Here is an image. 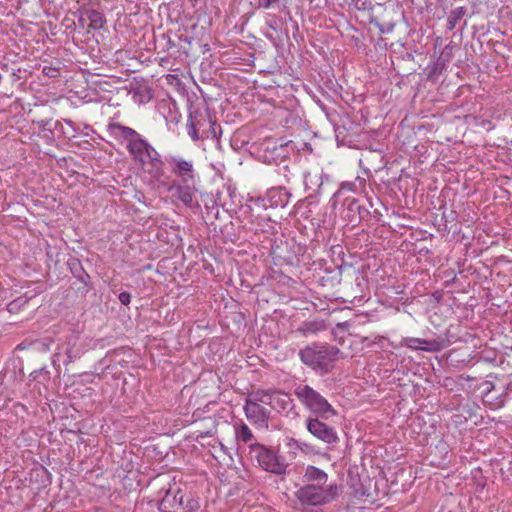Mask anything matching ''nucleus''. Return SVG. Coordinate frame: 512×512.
I'll return each mask as SVG.
<instances>
[{
    "label": "nucleus",
    "mask_w": 512,
    "mask_h": 512,
    "mask_svg": "<svg viewBox=\"0 0 512 512\" xmlns=\"http://www.w3.org/2000/svg\"><path fill=\"white\" fill-rule=\"evenodd\" d=\"M299 357L304 365L320 374H326L339 359L344 358V354L334 345L313 342L299 351Z\"/></svg>",
    "instance_id": "1"
},
{
    "label": "nucleus",
    "mask_w": 512,
    "mask_h": 512,
    "mask_svg": "<svg viewBox=\"0 0 512 512\" xmlns=\"http://www.w3.org/2000/svg\"><path fill=\"white\" fill-rule=\"evenodd\" d=\"M340 486L336 482L326 484H303L296 492V498L306 506H322L336 500L340 494Z\"/></svg>",
    "instance_id": "2"
},
{
    "label": "nucleus",
    "mask_w": 512,
    "mask_h": 512,
    "mask_svg": "<svg viewBox=\"0 0 512 512\" xmlns=\"http://www.w3.org/2000/svg\"><path fill=\"white\" fill-rule=\"evenodd\" d=\"M294 395L311 415L321 416L322 418H330L337 415V411L328 400L308 384H296Z\"/></svg>",
    "instance_id": "3"
},
{
    "label": "nucleus",
    "mask_w": 512,
    "mask_h": 512,
    "mask_svg": "<svg viewBox=\"0 0 512 512\" xmlns=\"http://www.w3.org/2000/svg\"><path fill=\"white\" fill-rule=\"evenodd\" d=\"M248 453L250 458L256 461L264 471L276 475L286 474L288 463L278 450L255 442L248 445Z\"/></svg>",
    "instance_id": "4"
},
{
    "label": "nucleus",
    "mask_w": 512,
    "mask_h": 512,
    "mask_svg": "<svg viewBox=\"0 0 512 512\" xmlns=\"http://www.w3.org/2000/svg\"><path fill=\"white\" fill-rule=\"evenodd\" d=\"M160 512H196L200 509L199 500L181 489L176 483L169 484L159 501Z\"/></svg>",
    "instance_id": "5"
},
{
    "label": "nucleus",
    "mask_w": 512,
    "mask_h": 512,
    "mask_svg": "<svg viewBox=\"0 0 512 512\" xmlns=\"http://www.w3.org/2000/svg\"><path fill=\"white\" fill-rule=\"evenodd\" d=\"M165 163L176 178L173 182L196 184L198 174L192 159L184 158L181 155H168L165 157Z\"/></svg>",
    "instance_id": "6"
},
{
    "label": "nucleus",
    "mask_w": 512,
    "mask_h": 512,
    "mask_svg": "<svg viewBox=\"0 0 512 512\" xmlns=\"http://www.w3.org/2000/svg\"><path fill=\"white\" fill-rule=\"evenodd\" d=\"M264 400L261 390L249 395L245 401L244 412L246 418L257 428L267 429L269 426V411L260 403Z\"/></svg>",
    "instance_id": "7"
},
{
    "label": "nucleus",
    "mask_w": 512,
    "mask_h": 512,
    "mask_svg": "<svg viewBox=\"0 0 512 512\" xmlns=\"http://www.w3.org/2000/svg\"><path fill=\"white\" fill-rule=\"evenodd\" d=\"M327 418L310 415L305 420L307 431L319 441L328 446H335L339 442L336 429L324 422Z\"/></svg>",
    "instance_id": "8"
},
{
    "label": "nucleus",
    "mask_w": 512,
    "mask_h": 512,
    "mask_svg": "<svg viewBox=\"0 0 512 512\" xmlns=\"http://www.w3.org/2000/svg\"><path fill=\"white\" fill-rule=\"evenodd\" d=\"M169 192H172V196L179 200L185 207H194V196H195V184L172 182L167 187Z\"/></svg>",
    "instance_id": "9"
},
{
    "label": "nucleus",
    "mask_w": 512,
    "mask_h": 512,
    "mask_svg": "<svg viewBox=\"0 0 512 512\" xmlns=\"http://www.w3.org/2000/svg\"><path fill=\"white\" fill-rule=\"evenodd\" d=\"M344 204L346 205L345 218L353 224L360 223L370 215V211L355 198H347Z\"/></svg>",
    "instance_id": "10"
},
{
    "label": "nucleus",
    "mask_w": 512,
    "mask_h": 512,
    "mask_svg": "<svg viewBox=\"0 0 512 512\" xmlns=\"http://www.w3.org/2000/svg\"><path fill=\"white\" fill-rule=\"evenodd\" d=\"M145 158L147 160L146 163H148L152 168L151 174L153 178L162 185H166L165 182L161 181V178L164 176V162L161 160L159 152L149 142L145 149Z\"/></svg>",
    "instance_id": "11"
},
{
    "label": "nucleus",
    "mask_w": 512,
    "mask_h": 512,
    "mask_svg": "<svg viewBox=\"0 0 512 512\" xmlns=\"http://www.w3.org/2000/svg\"><path fill=\"white\" fill-rule=\"evenodd\" d=\"M264 400L262 404L269 405L273 409L286 410L292 404V400L288 394L280 391L261 390Z\"/></svg>",
    "instance_id": "12"
},
{
    "label": "nucleus",
    "mask_w": 512,
    "mask_h": 512,
    "mask_svg": "<svg viewBox=\"0 0 512 512\" xmlns=\"http://www.w3.org/2000/svg\"><path fill=\"white\" fill-rule=\"evenodd\" d=\"M147 144L148 141L138 133L130 143H127L126 148L135 161L146 164L145 149Z\"/></svg>",
    "instance_id": "13"
},
{
    "label": "nucleus",
    "mask_w": 512,
    "mask_h": 512,
    "mask_svg": "<svg viewBox=\"0 0 512 512\" xmlns=\"http://www.w3.org/2000/svg\"><path fill=\"white\" fill-rule=\"evenodd\" d=\"M107 131L111 137L116 140H125L130 143L137 136L138 132L128 126L118 122H111L107 126Z\"/></svg>",
    "instance_id": "14"
},
{
    "label": "nucleus",
    "mask_w": 512,
    "mask_h": 512,
    "mask_svg": "<svg viewBox=\"0 0 512 512\" xmlns=\"http://www.w3.org/2000/svg\"><path fill=\"white\" fill-rule=\"evenodd\" d=\"M290 198V193L282 187H273L266 193V200L270 207H285Z\"/></svg>",
    "instance_id": "15"
},
{
    "label": "nucleus",
    "mask_w": 512,
    "mask_h": 512,
    "mask_svg": "<svg viewBox=\"0 0 512 512\" xmlns=\"http://www.w3.org/2000/svg\"><path fill=\"white\" fill-rule=\"evenodd\" d=\"M328 482V474L322 469L313 465H308L303 474L304 484H326Z\"/></svg>",
    "instance_id": "16"
},
{
    "label": "nucleus",
    "mask_w": 512,
    "mask_h": 512,
    "mask_svg": "<svg viewBox=\"0 0 512 512\" xmlns=\"http://www.w3.org/2000/svg\"><path fill=\"white\" fill-rule=\"evenodd\" d=\"M205 120L198 119L197 117L190 116L189 122L187 123V132L193 141H198L207 137V135H200L199 130L203 126Z\"/></svg>",
    "instance_id": "17"
},
{
    "label": "nucleus",
    "mask_w": 512,
    "mask_h": 512,
    "mask_svg": "<svg viewBox=\"0 0 512 512\" xmlns=\"http://www.w3.org/2000/svg\"><path fill=\"white\" fill-rule=\"evenodd\" d=\"M85 15L87 17V20L90 21L89 28L98 30L103 28V26L106 23V19L104 15L95 9H88L85 11Z\"/></svg>",
    "instance_id": "18"
},
{
    "label": "nucleus",
    "mask_w": 512,
    "mask_h": 512,
    "mask_svg": "<svg viewBox=\"0 0 512 512\" xmlns=\"http://www.w3.org/2000/svg\"><path fill=\"white\" fill-rule=\"evenodd\" d=\"M234 428H235V435H236V438L238 441H242L243 443H248L254 439V435H253L251 429L244 422H241L240 424H236L234 426Z\"/></svg>",
    "instance_id": "19"
},
{
    "label": "nucleus",
    "mask_w": 512,
    "mask_h": 512,
    "mask_svg": "<svg viewBox=\"0 0 512 512\" xmlns=\"http://www.w3.org/2000/svg\"><path fill=\"white\" fill-rule=\"evenodd\" d=\"M446 342L443 339H422L420 350L426 352H438L446 347Z\"/></svg>",
    "instance_id": "20"
},
{
    "label": "nucleus",
    "mask_w": 512,
    "mask_h": 512,
    "mask_svg": "<svg viewBox=\"0 0 512 512\" xmlns=\"http://www.w3.org/2000/svg\"><path fill=\"white\" fill-rule=\"evenodd\" d=\"M325 329V325L322 322L310 321L304 322L301 331L304 336H309L318 333Z\"/></svg>",
    "instance_id": "21"
},
{
    "label": "nucleus",
    "mask_w": 512,
    "mask_h": 512,
    "mask_svg": "<svg viewBox=\"0 0 512 512\" xmlns=\"http://www.w3.org/2000/svg\"><path fill=\"white\" fill-rule=\"evenodd\" d=\"M465 14V9L463 7H457L453 9L448 18H447V26L449 30H452L455 28L456 23L458 20H460Z\"/></svg>",
    "instance_id": "22"
},
{
    "label": "nucleus",
    "mask_w": 512,
    "mask_h": 512,
    "mask_svg": "<svg viewBox=\"0 0 512 512\" xmlns=\"http://www.w3.org/2000/svg\"><path fill=\"white\" fill-rule=\"evenodd\" d=\"M404 345L413 350H420L422 339L421 338H413L408 337L403 340Z\"/></svg>",
    "instance_id": "23"
},
{
    "label": "nucleus",
    "mask_w": 512,
    "mask_h": 512,
    "mask_svg": "<svg viewBox=\"0 0 512 512\" xmlns=\"http://www.w3.org/2000/svg\"><path fill=\"white\" fill-rule=\"evenodd\" d=\"M445 54H446V51L443 50L441 52L440 57L438 58L437 62L434 65V68H433L434 72L441 71L445 67L446 63L448 62V59H444Z\"/></svg>",
    "instance_id": "24"
},
{
    "label": "nucleus",
    "mask_w": 512,
    "mask_h": 512,
    "mask_svg": "<svg viewBox=\"0 0 512 512\" xmlns=\"http://www.w3.org/2000/svg\"><path fill=\"white\" fill-rule=\"evenodd\" d=\"M74 274L85 286L88 285L90 276L83 270L82 267H79V269L76 272H74Z\"/></svg>",
    "instance_id": "25"
},
{
    "label": "nucleus",
    "mask_w": 512,
    "mask_h": 512,
    "mask_svg": "<svg viewBox=\"0 0 512 512\" xmlns=\"http://www.w3.org/2000/svg\"><path fill=\"white\" fill-rule=\"evenodd\" d=\"M43 73L48 77H57L59 70L52 66H45L43 68Z\"/></svg>",
    "instance_id": "26"
},
{
    "label": "nucleus",
    "mask_w": 512,
    "mask_h": 512,
    "mask_svg": "<svg viewBox=\"0 0 512 512\" xmlns=\"http://www.w3.org/2000/svg\"><path fill=\"white\" fill-rule=\"evenodd\" d=\"M119 298V301L121 302V304L123 305H128L131 301V295L130 293L124 291V292H121L118 296Z\"/></svg>",
    "instance_id": "27"
},
{
    "label": "nucleus",
    "mask_w": 512,
    "mask_h": 512,
    "mask_svg": "<svg viewBox=\"0 0 512 512\" xmlns=\"http://www.w3.org/2000/svg\"><path fill=\"white\" fill-rule=\"evenodd\" d=\"M377 27L379 28V31L382 34L383 33H390L394 29V25L393 24H388V25L385 26V25L377 23Z\"/></svg>",
    "instance_id": "28"
},
{
    "label": "nucleus",
    "mask_w": 512,
    "mask_h": 512,
    "mask_svg": "<svg viewBox=\"0 0 512 512\" xmlns=\"http://www.w3.org/2000/svg\"><path fill=\"white\" fill-rule=\"evenodd\" d=\"M279 0H259V5L263 8H270L277 4Z\"/></svg>",
    "instance_id": "29"
},
{
    "label": "nucleus",
    "mask_w": 512,
    "mask_h": 512,
    "mask_svg": "<svg viewBox=\"0 0 512 512\" xmlns=\"http://www.w3.org/2000/svg\"><path fill=\"white\" fill-rule=\"evenodd\" d=\"M443 50L446 51V54L444 55V59H448V62L450 61V58H451V48L449 46H446Z\"/></svg>",
    "instance_id": "30"
},
{
    "label": "nucleus",
    "mask_w": 512,
    "mask_h": 512,
    "mask_svg": "<svg viewBox=\"0 0 512 512\" xmlns=\"http://www.w3.org/2000/svg\"><path fill=\"white\" fill-rule=\"evenodd\" d=\"M86 19H87V17H86V15H85V11H84V12H81L80 17L78 18V22H79L82 26H84V23H85Z\"/></svg>",
    "instance_id": "31"
},
{
    "label": "nucleus",
    "mask_w": 512,
    "mask_h": 512,
    "mask_svg": "<svg viewBox=\"0 0 512 512\" xmlns=\"http://www.w3.org/2000/svg\"><path fill=\"white\" fill-rule=\"evenodd\" d=\"M267 24H268V26H269L270 28H272V29H274V30L276 29V19H275V18H272L271 20H269V21L267 22Z\"/></svg>",
    "instance_id": "32"
},
{
    "label": "nucleus",
    "mask_w": 512,
    "mask_h": 512,
    "mask_svg": "<svg viewBox=\"0 0 512 512\" xmlns=\"http://www.w3.org/2000/svg\"><path fill=\"white\" fill-rule=\"evenodd\" d=\"M309 176H310L309 174H307V175L305 176V182H306V183H307V181H308V177H309Z\"/></svg>",
    "instance_id": "33"
},
{
    "label": "nucleus",
    "mask_w": 512,
    "mask_h": 512,
    "mask_svg": "<svg viewBox=\"0 0 512 512\" xmlns=\"http://www.w3.org/2000/svg\"><path fill=\"white\" fill-rule=\"evenodd\" d=\"M487 385H489V386H490V387L488 388V390H490V389L493 387L492 383H487Z\"/></svg>",
    "instance_id": "34"
}]
</instances>
